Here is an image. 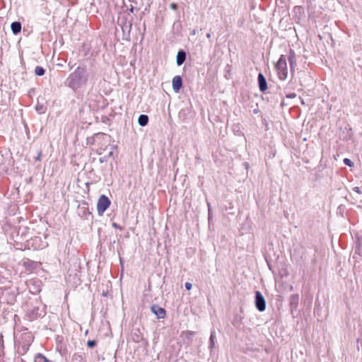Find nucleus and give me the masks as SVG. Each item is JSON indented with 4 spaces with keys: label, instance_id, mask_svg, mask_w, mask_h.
I'll use <instances>...</instances> for the list:
<instances>
[{
    "label": "nucleus",
    "instance_id": "nucleus-1",
    "mask_svg": "<svg viewBox=\"0 0 362 362\" xmlns=\"http://www.w3.org/2000/svg\"><path fill=\"white\" fill-rule=\"evenodd\" d=\"M89 74L85 65L78 66L66 80V85L74 90L85 86L88 80Z\"/></svg>",
    "mask_w": 362,
    "mask_h": 362
},
{
    "label": "nucleus",
    "instance_id": "nucleus-2",
    "mask_svg": "<svg viewBox=\"0 0 362 362\" xmlns=\"http://www.w3.org/2000/svg\"><path fill=\"white\" fill-rule=\"evenodd\" d=\"M275 68L279 76L281 81H284L288 76V69L286 64V58L284 55H281L278 62L275 64Z\"/></svg>",
    "mask_w": 362,
    "mask_h": 362
},
{
    "label": "nucleus",
    "instance_id": "nucleus-3",
    "mask_svg": "<svg viewBox=\"0 0 362 362\" xmlns=\"http://www.w3.org/2000/svg\"><path fill=\"white\" fill-rule=\"evenodd\" d=\"M118 25L121 27L123 33V39L130 40V33L132 27V21L121 19L118 21Z\"/></svg>",
    "mask_w": 362,
    "mask_h": 362
},
{
    "label": "nucleus",
    "instance_id": "nucleus-4",
    "mask_svg": "<svg viewBox=\"0 0 362 362\" xmlns=\"http://www.w3.org/2000/svg\"><path fill=\"white\" fill-rule=\"evenodd\" d=\"M110 204L111 202L107 196L104 194L101 195L99 197L97 204V211L98 214L102 216L104 212L109 208Z\"/></svg>",
    "mask_w": 362,
    "mask_h": 362
},
{
    "label": "nucleus",
    "instance_id": "nucleus-5",
    "mask_svg": "<svg viewBox=\"0 0 362 362\" xmlns=\"http://www.w3.org/2000/svg\"><path fill=\"white\" fill-rule=\"evenodd\" d=\"M45 315V311L44 308H40L39 306L33 307L27 312V316L29 317L30 320H36L38 317H43Z\"/></svg>",
    "mask_w": 362,
    "mask_h": 362
},
{
    "label": "nucleus",
    "instance_id": "nucleus-6",
    "mask_svg": "<svg viewBox=\"0 0 362 362\" xmlns=\"http://www.w3.org/2000/svg\"><path fill=\"white\" fill-rule=\"evenodd\" d=\"M255 306L260 312H263L266 309V301L264 296L259 291L255 292Z\"/></svg>",
    "mask_w": 362,
    "mask_h": 362
},
{
    "label": "nucleus",
    "instance_id": "nucleus-7",
    "mask_svg": "<svg viewBox=\"0 0 362 362\" xmlns=\"http://www.w3.org/2000/svg\"><path fill=\"white\" fill-rule=\"evenodd\" d=\"M27 284L30 293L33 294H37L40 292L41 281L40 280L31 279L27 283Z\"/></svg>",
    "mask_w": 362,
    "mask_h": 362
},
{
    "label": "nucleus",
    "instance_id": "nucleus-8",
    "mask_svg": "<svg viewBox=\"0 0 362 362\" xmlns=\"http://www.w3.org/2000/svg\"><path fill=\"white\" fill-rule=\"evenodd\" d=\"M108 139V135L104 133H97L95 134L92 137L87 139V143L89 144H96V142H99V140H105Z\"/></svg>",
    "mask_w": 362,
    "mask_h": 362
},
{
    "label": "nucleus",
    "instance_id": "nucleus-9",
    "mask_svg": "<svg viewBox=\"0 0 362 362\" xmlns=\"http://www.w3.org/2000/svg\"><path fill=\"white\" fill-rule=\"evenodd\" d=\"M28 247H33L34 250H39L44 247L42 243L41 238L35 236L28 241Z\"/></svg>",
    "mask_w": 362,
    "mask_h": 362
},
{
    "label": "nucleus",
    "instance_id": "nucleus-10",
    "mask_svg": "<svg viewBox=\"0 0 362 362\" xmlns=\"http://www.w3.org/2000/svg\"><path fill=\"white\" fill-rule=\"evenodd\" d=\"M151 310L152 313H153L159 319H163L166 315L165 309L158 306V305H153L151 308Z\"/></svg>",
    "mask_w": 362,
    "mask_h": 362
},
{
    "label": "nucleus",
    "instance_id": "nucleus-11",
    "mask_svg": "<svg viewBox=\"0 0 362 362\" xmlns=\"http://www.w3.org/2000/svg\"><path fill=\"white\" fill-rule=\"evenodd\" d=\"M257 81L259 90L261 92H264L267 89V83L265 77L262 73H259Z\"/></svg>",
    "mask_w": 362,
    "mask_h": 362
},
{
    "label": "nucleus",
    "instance_id": "nucleus-12",
    "mask_svg": "<svg viewBox=\"0 0 362 362\" xmlns=\"http://www.w3.org/2000/svg\"><path fill=\"white\" fill-rule=\"evenodd\" d=\"M173 88L175 93H178L182 87V79L180 76H175L173 78Z\"/></svg>",
    "mask_w": 362,
    "mask_h": 362
},
{
    "label": "nucleus",
    "instance_id": "nucleus-13",
    "mask_svg": "<svg viewBox=\"0 0 362 362\" xmlns=\"http://www.w3.org/2000/svg\"><path fill=\"white\" fill-rule=\"evenodd\" d=\"M288 61L289 62L291 72L293 74L296 66V54L293 49H290Z\"/></svg>",
    "mask_w": 362,
    "mask_h": 362
},
{
    "label": "nucleus",
    "instance_id": "nucleus-14",
    "mask_svg": "<svg viewBox=\"0 0 362 362\" xmlns=\"http://www.w3.org/2000/svg\"><path fill=\"white\" fill-rule=\"evenodd\" d=\"M299 303V295L298 294H292L289 298V305L291 312L293 310H296Z\"/></svg>",
    "mask_w": 362,
    "mask_h": 362
},
{
    "label": "nucleus",
    "instance_id": "nucleus-15",
    "mask_svg": "<svg viewBox=\"0 0 362 362\" xmlns=\"http://www.w3.org/2000/svg\"><path fill=\"white\" fill-rule=\"evenodd\" d=\"M22 264L27 270L32 272L37 268V262L29 259H25L23 260Z\"/></svg>",
    "mask_w": 362,
    "mask_h": 362
},
{
    "label": "nucleus",
    "instance_id": "nucleus-16",
    "mask_svg": "<svg viewBox=\"0 0 362 362\" xmlns=\"http://www.w3.org/2000/svg\"><path fill=\"white\" fill-rule=\"evenodd\" d=\"M23 337L27 340L28 343L22 344L21 346L19 347V349H21L22 354H24L28 351L31 343V336L29 334H25Z\"/></svg>",
    "mask_w": 362,
    "mask_h": 362
},
{
    "label": "nucleus",
    "instance_id": "nucleus-17",
    "mask_svg": "<svg viewBox=\"0 0 362 362\" xmlns=\"http://www.w3.org/2000/svg\"><path fill=\"white\" fill-rule=\"evenodd\" d=\"M110 141V136L108 135V139L107 141L99 140V142H96V144L99 146L98 149L97 150L98 154H101L103 151H104L107 148V146H106V144Z\"/></svg>",
    "mask_w": 362,
    "mask_h": 362
},
{
    "label": "nucleus",
    "instance_id": "nucleus-18",
    "mask_svg": "<svg viewBox=\"0 0 362 362\" xmlns=\"http://www.w3.org/2000/svg\"><path fill=\"white\" fill-rule=\"evenodd\" d=\"M186 59V52L181 49L178 51L176 57V62L178 66H181Z\"/></svg>",
    "mask_w": 362,
    "mask_h": 362
},
{
    "label": "nucleus",
    "instance_id": "nucleus-19",
    "mask_svg": "<svg viewBox=\"0 0 362 362\" xmlns=\"http://www.w3.org/2000/svg\"><path fill=\"white\" fill-rule=\"evenodd\" d=\"M11 28L14 35H17L21 33V23L18 21L13 22L11 25Z\"/></svg>",
    "mask_w": 362,
    "mask_h": 362
},
{
    "label": "nucleus",
    "instance_id": "nucleus-20",
    "mask_svg": "<svg viewBox=\"0 0 362 362\" xmlns=\"http://www.w3.org/2000/svg\"><path fill=\"white\" fill-rule=\"evenodd\" d=\"M148 117L146 115H141L138 119V123L141 127H145L148 124Z\"/></svg>",
    "mask_w": 362,
    "mask_h": 362
},
{
    "label": "nucleus",
    "instance_id": "nucleus-21",
    "mask_svg": "<svg viewBox=\"0 0 362 362\" xmlns=\"http://www.w3.org/2000/svg\"><path fill=\"white\" fill-rule=\"evenodd\" d=\"M215 338H216V332L214 329L211 331V334L209 337V349L212 351L215 346Z\"/></svg>",
    "mask_w": 362,
    "mask_h": 362
},
{
    "label": "nucleus",
    "instance_id": "nucleus-22",
    "mask_svg": "<svg viewBox=\"0 0 362 362\" xmlns=\"http://www.w3.org/2000/svg\"><path fill=\"white\" fill-rule=\"evenodd\" d=\"M242 320L243 317L240 315H236L233 320V325L238 329H240V326L242 325Z\"/></svg>",
    "mask_w": 362,
    "mask_h": 362
},
{
    "label": "nucleus",
    "instance_id": "nucleus-23",
    "mask_svg": "<svg viewBox=\"0 0 362 362\" xmlns=\"http://www.w3.org/2000/svg\"><path fill=\"white\" fill-rule=\"evenodd\" d=\"M132 337L133 341L137 343L140 342L143 339V336L141 334L139 330L137 331V332H134Z\"/></svg>",
    "mask_w": 362,
    "mask_h": 362
},
{
    "label": "nucleus",
    "instance_id": "nucleus-24",
    "mask_svg": "<svg viewBox=\"0 0 362 362\" xmlns=\"http://www.w3.org/2000/svg\"><path fill=\"white\" fill-rule=\"evenodd\" d=\"M34 362H52V361H49L43 354H38L35 356Z\"/></svg>",
    "mask_w": 362,
    "mask_h": 362
},
{
    "label": "nucleus",
    "instance_id": "nucleus-25",
    "mask_svg": "<svg viewBox=\"0 0 362 362\" xmlns=\"http://www.w3.org/2000/svg\"><path fill=\"white\" fill-rule=\"evenodd\" d=\"M35 73L37 76H41L45 74V70L43 67L37 66L35 69Z\"/></svg>",
    "mask_w": 362,
    "mask_h": 362
},
{
    "label": "nucleus",
    "instance_id": "nucleus-26",
    "mask_svg": "<svg viewBox=\"0 0 362 362\" xmlns=\"http://www.w3.org/2000/svg\"><path fill=\"white\" fill-rule=\"evenodd\" d=\"M73 361H78V362H84V358L81 354H75L72 357Z\"/></svg>",
    "mask_w": 362,
    "mask_h": 362
},
{
    "label": "nucleus",
    "instance_id": "nucleus-27",
    "mask_svg": "<svg viewBox=\"0 0 362 362\" xmlns=\"http://www.w3.org/2000/svg\"><path fill=\"white\" fill-rule=\"evenodd\" d=\"M35 109L39 113H44L46 108L42 105L37 104Z\"/></svg>",
    "mask_w": 362,
    "mask_h": 362
},
{
    "label": "nucleus",
    "instance_id": "nucleus-28",
    "mask_svg": "<svg viewBox=\"0 0 362 362\" xmlns=\"http://www.w3.org/2000/svg\"><path fill=\"white\" fill-rule=\"evenodd\" d=\"M117 146H115V145H111L110 148V151L109 152L108 155H107V158H110L112 156H113V150L114 149H117Z\"/></svg>",
    "mask_w": 362,
    "mask_h": 362
},
{
    "label": "nucleus",
    "instance_id": "nucleus-29",
    "mask_svg": "<svg viewBox=\"0 0 362 362\" xmlns=\"http://www.w3.org/2000/svg\"><path fill=\"white\" fill-rule=\"evenodd\" d=\"M97 344V341L95 340H88L87 342V346L89 348H93Z\"/></svg>",
    "mask_w": 362,
    "mask_h": 362
},
{
    "label": "nucleus",
    "instance_id": "nucleus-30",
    "mask_svg": "<svg viewBox=\"0 0 362 362\" xmlns=\"http://www.w3.org/2000/svg\"><path fill=\"white\" fill-rule=\"evenodd\" d=\"M344 163L349 167H352L354 165V163L349 158H344Z\"/></svg>",
    "mask_w": 362,
    "mask_h": 362
},
{
    "label": "nucleus",
    "instance_id": "nucleus-31",
    "mask_svg": "<svg viewBox=\"0 0 362 362\" xmlns=\"http://www.w3.org/2000/svg\"><path fill=\"white\" fill-rule=\"evenodd\" d=\"M207 206H208V218H209V221H210V220L212 218V212H211V205L209 203L207 204Z\"/></svg>",
    "mask_w": 362,
    "mask_h": 362
},
{
    "label": "nucleus",
    "instance_id": "nucleus-32",
    "mask_svg": "<svg viewBox=\"0 0 362 362\" xmlns=\"http://www.w3.org/2000/svg\"><path fill=\"white\" fill-rule=\"evenodd\" d=\"M112 227L115 228H117V229H119L120 230H122L124 229V228L122 226H121L120 225L117 224V223H112Z\"/></svg>",
    "mask_w": 362,
    "mask_h": 362
},
{
    "label": "nucleus",
    "instance_id": "nucleus-33",
    "mask_svg": "<svg viewBox=\"0 0 362 362\" xmlns=\"http://www.w3.org/2000/svg\"><path fill=\"white\" fill-rule=\"evenodd\" d=\"M194 334H195V332L193 331H187L186 332V337L187 338H190V337H193Z\"/></svg>",
    "mask_w": 362,
    "mask_h": 362
},
{
    "label": "nucleus",
    "instance_id": "nucleus-34",
    "mask_svg": "<svg viewBox=\"0 0 362 362\" xmlns=\"http://www.w3.org/2000/svg\"><path fill=\"white\" fill-rule=\"evenodd\" d=\"M185 287L187 290H190L192 287V284L189 282H186L185 284Z\"/></svg>",
    "mask_w": 362,
    "mask_h": 362
},
{
    "label": "nucleus",
    "instance_id": "nucleus-35",
    "mask_svg": "<svg viewBox=\"0 0 362 362\" xmlns=\"http://www.w3.org/2000/svg\"><path fill=\"white\" fill-rule=\"evenodd\" d=\"M353 190H354V192H356V193L359 194H362V192H361V189H360L358 187H354L353 188Z\"/></svg>",
    "mask_w": 362,
    "mask_h": 362
},
{
    "label": "nucleus",
    "instance_id": "nucleus-36",
    "mask_svg": "<svg viewBox=\"0 0 362 362\" xmlns=\"http://www.w3.org/2000/svg\"><path fill=\"white\" fill-rule=\"evenodd\" d=\"M170 8H172L173 10H177V5L175 4V3H171L170 4Z\"/></svg>",
    "mask_w": 362,
    "mask_h": 362
},
{
    "label": "nucleus",
    "instance_id": "nucleus-37",
    "mask_svg": "<svg viewBox=\"0 0 362 362\" xmlns=\"http://www.w3.org/2000/svg\"><path fill=\"white\" fill-rule=\"evenodd\" d=\"M296 96V94L294 93H292L288 94L286 95V98H294Z\"/></svg>",
    "mask_w": 362,
    "mask_h": 362
},
{
    "label": "nucleus",
    "instance_id": "nucleus-38",
    "mask_svg": "<svg viewBox=\"0 0 362 362\" xmlns=\"http://www.w3.org/2000/svg\"><path fill=\"white\" fill-rule=\"evenodd\" d=\"M107 160V158L106 156H105L103 157L100 158L99 161H100V163H102L106 161Z\"/></svg>",
    "mask_w": 362,
    "mask_h": 362
},
{
    "label": "nucleus",
    "instance_id": "nucleus-39",
    "mask_svg": "<svg viewBox=\"0 0 362 362\" xmlns=\"http://www.w3.org/2000/svg\"><path fill=\"white\" fill-rule=\"evenodd\" d=\"M42 153L39 152L37 156L35 158L36 160H40Z\"/></svg>",
    "mask_w": 362,
    "mask_h": 362
},
{
    "label": "nucleus",
    "instance_id": "nucleus-40",
    "mask_svg": "<svg viewBox=\"0 0 362 362\" xmlns=\"http://www.w3.org/2000/svg\"><path fill=\"white\" fill-rule=\"evenodd\" d=\"M134 10V7L132 5L130 8L128 9L129 13H133Z\"/></svg>",
    "mask_w": 362,
    "mask_h": 362
},
{
    "label": "nucleus",
    "instance_id": "nucleus-41",
    "mask_svg": "<svg viewBox=\"0 0 362 362\" xmlns=\"http://www.w3.org/2000/svg\"><path fill=\"white\" fill-rule=\"evenodd\" d=\"M4 341H3V335L2 334H0V344L3 345Z\"/></svg>",
    "mask_w": 362,
    "mask_h": 362
},
{
    "label": "nucleus",
    "instance_id": "nucleus-42",
    "mask_svg": "<svg viewBox=\"0 0 362 362\" xmlns=\"http://www.w3.org/2000/svg\"><path fill=\"white\" fill-rule=\"evenodd\" d=\"M206 37H207V38H209V39H210V38L211 37V33H208L206 34Z\"/></svg>",
    "mask_w": 362,
    "mask_h": 362
},
{
    "label": "nucleus",
    "instance_id": "nucleus-43",
    "mask_svg": "<svg viewBox=\"0 0 362 362\" xmlns=\"http://www.w3.org/2000/svg\"><path fill=\"white\" fill-rule=\"evenodd\" d=\"M253 112H254V113H255V114H257V113H258L259 110H258V109H255V110H253Z\"/></svg>",
    "mask_w": 362,
    "mask_h": 362
},
{
    "label": "nucleus",
    "instance_id": "nucleus-44",
    "mask_svg": "<svg viewBox=\"0 0 362 362\" xmlns=\"http://www.w3.org/2000/svg\"><path fill=\"white\" fill-rule=\"evenodd\" d=\"M132 2H136V0H129Z\"/></svg>",
    "mask_w": 362,
    "mask_h": 362
},
{
    "label": "nucleus",
    "instance_id": "nucleus-45",
    "mask_svg": "<svg viewBox=\"0 0 362 362\" xmlns=\"http://www.w3.org/2000/svg\"><path fill=\"white\" fill-rule=\"evenodd\" d=\"M192 34L194 35L195 34V30H193L192 31Z\"/></svg>",
    "mask_w": 362,
    "mask_h": 362
}]
</instances>
